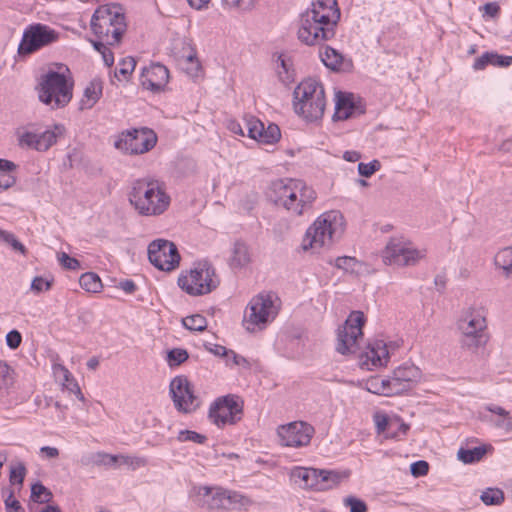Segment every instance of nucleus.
<instances>
[{"mask_svg": "<svg viewBox=\"0 0 512 512\" xmlns=\"http://www.w3.org/2000/svg\"><path fill=\"white\" fill-rule=\"evenodd\" d=\"M340 10L336 0H313L301 14L298 39L307 46H323L336 35Z\"/></svg>", "mask_w": 512, "mask_h": 512, "instance_id": "1", "label": "nucleus"}, {"mask_svg": "<svg viewBox=\"0 0 512 512\" xmlns=\"http://www.w3.org/2000/svg\"><path fill=\"white\" fill-rule=\"evenodd\" d=\"M268 197L275 205L283 207L291 215L301 216L312 210L317 194L304 181L285 178L272 182Z\"/></svg>", "mask_w": 512, "mask_h": 512, "instance_id": "2", "label": "nucleus"}, {"mask_svg": "<svg viewBox=\"0 0 512 512\" xmlns=\"http://www.w3.org/2000/svg\"><path fill=\"white\" fill-rule=\"evenodd\" d=\"M128 196L131 205L142 216L163 214L171 201L158 181L147 179L135 180Z\"/></svg>", "mask_w": 512, "mask_h": 512, "instance_id": "3", "label": "nucleus"}, {"mask_svg": "<svg viewBox=\"0 0 512 512\" xmlns=\"http://www.w3.org/2000/svg\"><path fill=\"white\" fill-rule=\"evenodd\" d=\"M293 106L296 114L307 122L320 120L325 111L326 97L322 83L315 78L301 81L293 92Z\"/></svg>", "mask_w": 512, "mask_h": 512, "instance_id": "4", "label": "nucleus"}, {"mask_svg": "<svg viewBox=\"0 0 512 512\" xmlns=\"http://www.w3.org/2000/svg\"><path fill=\"white\" fill-rule=\"evenodd\" d=\"M127 24L122 6L106 4L99 6L92 15L91 29L99 40L108 45H115L121 41Z\"/></svg>", "mask_w": 512, "mask_h": 512, "instance_id": "5", "label": "nucleus"}, {"mask_svg": "<svg viewBox=\"0 0 512 512\" xmlns=\"http://www.w3.org/2000/svg\"><path fill=\"white\" fill-rule=\"evenodd\" d=\"M344 230L345 221L340 211L324 212L307 229L303 249L330 246L342 236Z\"/></svg>", "mask_w": 512, "mask_h": 512, "instance_id": "6", "label": "nucleus"}, {"mask_svg": "<svg viewBox=\"0 0 512 512\" xmlns=\"http://www.w3.org/2000/svg\"><path fill=\"white\" fill-rule=\"evenodd\" d=\"M73 86L64 74L49 70L40 76L35 90L41 103L51 109H60L72 100Z\"/></svg>", "mask_w": 512, "mask_h": 512, "instance_id": "7", "label": "nucleus"}, {"mask_svg": "<svg viewBox=\"0 0 512 512\" xmlns=\"http://www.w3.org/2000/svg\"><path fill=\"white\" fill-rule=\"evenodd\" d=\"M457 329L460 332L459 343L464 350L475 353L489 340L486 318L472 307L462 312Z\"/></svg>", "mask_w": 512, "mask_h": 512, "instance_id": "8", "label": "nucleus"}, {"mask_svg": "<svg viewBox=\"0 0 512 512\" xmlns=\"http://www.w3.org/2000/svg\"><path fill=\"white\" fill-rule=\"evenodd\" d=\"M178 285L190 296H202L214 291L220 285V279L211 263L200 261L181 273Z\"/></svg>", "mask_w": 512, "mask_h": 512, "instance_id": "9", "label": "nucleus"}, {"mask_svg": "<svg viewBox=\"0 0 512 512\" xmlns=\"http://www.w3.org/2000/svg\"><path fill=\"white\" fill-rule=\"evenodd\" d=\"M244 402L235 394L220 396L209 407L208 417L218 428L235 425L243 416Z\"/></svg>", "mask_w": 512, "mask_h": 512, "instance_id": "10", "label": "nucleus"}, {"mask_svg": "<svg viewBox=\"0 0 512 512\" xmlns=\"http://www.w3.org/2000/svg\"><path fill=\"white\" fill-rule=\"evenodd\" d=\"M156 143V133L150 128L141 127L123 131L114 146L125 154L139 155L152 150Z\"/></svg>", "mask_w": 512, "mask_h": 512, "instance_id": "11", "label": "nucleus"}, {"mask_svg": "<svg viewBox=\"0 0 512 512\" xmlns=\"http://www.w3.org/2000/svg\"><path fill=\"white\" fill-rule=\"evenodd\" d=\"M273 297L271 293H260L250 300L244 316L247 330L263 328L276 317L278 309L274 305Z\"/></svg>", "mask_w": 512, "mask_h": 512, "instance_id": "12", "label": "nucleus"}, {"mask_svg": "<svg viewBox=\"0 0 512 512\" xmlns=\"http://www.w3.org/2000/svg\"><path fill=\"white\" fill-rule=\"evenodd\" d=\"M364 313L353 311L345 323L337 330L336 351L342 355L353 354L358 350V341L363 336Z\"/></svg>", "mask_w": 512, "mask_h": 512, "instance_id": "13", "label": "nucleus"}, {"mask_svg": "<svg viewBox=\"0 0 512 512\" xmlns=\"http://www.w3.org/2000/svg\"><path fill=\"white\" fill-rule=\"evenodd\" d=\"M59 39V32L48 25L34 23L28 25L22 35L18 46V53L21 56L30 55Z\"/></svg>", "mask_w": 512, "mask_h": 512, "instance_id": "14", "label": "nucleus"}, {"mask_svg": "<svg viewBox=\"0 0 512 512\" xmlns=\"http://www.w3.org/2000/svg\"><path fill=\"white\" fill-rule=\"evenodd\" d=\"M382 257L384 263L388 265L410 266L423 258L424 253L412 247L411 243L403 237H392Z\"/></svg>", "mask_w": 512, "mask_h": 512, "instance_id": "15", "label": "nucleus"}, {"mask_svg": "<svg viewBox=\"0 0 512 512\" xmlns=\"http://www.w3.org/2000/svg\"><path fill=\"white\" fill-rule=\"evenodd\" d=\"M169 393L178 412L189 414L199 407L193 385L184 375H178L171 380Z\"/></svg>", "mask_w": 512, "mask_h": 512, "instance_id": "16", "label": "nucleus"}, {"mask_svg": "<svg viewBox=\"0 0 512 512\" xmlns=\"http://www.w3.org/2000/svg\"><path fill=\"white\" fill-rule=\"evenodd\" d=\"M150 263L161 271L173 270L180 261L176 245L165 239L152 241L148 246Z\"/></svg>", "mask_w": 512, "mask_h": 512, "instance_id": "17", "label": "nucleus"}, {"mask_svg": "<svg viewBox=\"0 0 512 512\" xmlns=\"http://www.w3.org/2000/svg\"><path fill=\"white\" fill-rule=\"evenodd\" d=\"M314 432V427L303 421L282 425L277 430L281 445L294 448L309 445Z\"/></svg>", "mask_w": 512, "mask_h": 512, "instance_id": "18", "label": "nucleus"}, {"mask_svg": "<svg viewBox=\"0 0 512 512\" xmlns=\"http://www.w3.org/2000/svg\"><path fill=\"white\" fill-rule=\"evenodd\" d=\"M63 131L62 125H54L52 130L48 129L41 133L26 131L19 137V145L44 152L56 144L58 137L62 135Z\"/></svg>", "mask_w": 512, "mask_h": 512, "instance_id": "19", "label": "nucleus"}, {"mask_svg": "<svg viewBox=\"0 0 512 512\" xmlns=\"http://www.w3.org/2000/svg\"><path fill=\"white\" fill-rule=\"evenodd\" d=\"M194 502L208 511H225V488L220 486H198L194 488Z\"/></svg>", "mask_w": 512, "mask_h": 512, "instance_id": "20", "label": "nucleus"}, {"mask_svg": "<svg viewBox=\"0 0 512 512\" xmlns=\"http://www.w3.org/2000/svg\"><path fill=\"white\" fill-rule=\"evenodd\" d=\"M247 136L262 144H275L281 138V131L278 125L274 123L265 126L262 121L255 117H249L244 120Z\"/></svg>", "mask_w": 512, "mask_h": 512, "instance_id": "21", "label": "nucleus"}, {"mask_svg": "<svg viewBox=\"0 0 512 512\" xmlns=\"http://www.w3.org/2000/svg\"><path fill=\"white\" fill-rule=\"evenodd\" d=\"M169 80V70L160 63H152L149 67H143L140 75V83L143 88L152 92L164 89Z\"/></svg>", "mask_w": 512, "mask_h": 512, "instance_id": "22", "label": "nucleus"}, {"mask_svg": "<svg viewBox=\"0 0 512 512\" xmlns=\"http://www.w3.org/2000/svg\"><path fill=\"white\" fill-rule=\"evenodd\" d=\"M335 111L332 119L334 121L346 120L355 114L361 115L365 112L364 108L354 101L351 93L338 92L336 94Z\"/></svg>", "mask_w": 512, "mask_h": 512, "instance_id": "23", "label": "nucleus"}, {"mask_svg": "<svg viewBox=\"0 0 512 512\" xmlns=\"http://www.w3.org/2000/svg\"><path fill=\"white\" fill-rule=\"evenodd\" d=\"M361 359L362 365H366L368 369L385 366L389 361L386 343L383 340H375L370 343Z\"/></svg>", "mask_w": 512, "mask_h": 512, "instance_id": "24", "label": "nucleus"}, {"mask_svg": "<svg viewBox=\"0 0 512 512\" xmlns=\"http://www.w3.org/2000/svg\"><path fill=\"white\" fill-rule=\"evenodd\" d=\"M376 431L378 434H385L386 437H394V428H399L403 433H407L409 425L403 422L399 416H388L385 413L377 412L373 416Z\"/></svg>", "mask_w": 512, "mask_h": 512, "instance_id": "25", "label": "nucleus"}, {"mask_svg": "<svg viewBox=\"0 0 512 512\" xmlns=\"http://www.w3.org/2000/svg\"><path fill=\"white\" fill-rule=\"evenodd\" d=\"M350 476L349 470L338 471L328 469H318L317 472V490L327 491L337 487L343 480L348 479Z\"/></svg>", "mask_w": 512, "mask_h": 512, "instance_id": "26", "label": "nucleus"}, {"mask_svg": "<svg viewBox=\"0 0 512 512\" xmlns=\"http://www.w3.org/2000/svg\"><path fill=\"white\" fill-rule=\"evenodd\" d=\"M317 468L312 467H294L291 470V479L302 489L317 490L318 478Z\"/></svg>", "mask_w": 512, "mask_h": 512, "instance_id": "27", "label": "nucleus"}, {"mask_svg": "<svg viewBox=\"0 0 512 512\" xmlns=\"http://www.w3.org/2000/svg\"><path fill=\"white\" fill-rule=\"evenodd\" d=\"M102 91V81L98 78L91 80L84 89L83 97L79 102V110L91 109L101 98Z\"/></svg>", "mask_w": 512, "mask_h": 512, "instance_id": "28", "label": "nucleus"}, {"mask_svg": "<svg viewBox=\"0 0 512 512\" xmlns=\"http://www.w3.org/2000/svg\"><path fill=\"white\" fill-rule=\"evenodd\" d=\"M512 64V56L499 55L496 52H485L476 58L473 63L474 70H483L488 65L497 67H508Z\"/></svg>", "mask_w": 512, "mask_h": 512, "instance_id": "29", "label": "nucleus"}, {"mask_svg": "<svg viewBox=\"0 0 512 512\" xmlns=\"http://www.w3.org/2000/svg\"><path fill=\"white\" fill-rule=\"evenodd\" d=\"M250 261L251 256L248 246L242 241H236L229 259L230 267L233 269H241L247 266Z\"/></svg>", "mask_w": 512, "mask_h": 512, "instance_id": "30", "label": "nucleus"}, {"mask_svg": "<svg viewBox=\"0 0 512 512\" xmlns=\"http://www.w3.org/2000/svg\"><path fill=\"white\" fill-rule=\"evenodd\" d=\"M119 462V456L109 454L103 451L91 453L81 458V463L84 466L95 465V466H116Z\"/></svg>", "mask_w": 512, "mask_h": 512, "instance_id": "31", "label": "nucleus"}, {"mask_svg": "<svg viewBox=\"0 0 512 512\" xmlns=\"http://www.w3.org/2000/svg\"><path fill=\"white\" fill-rule=\"evenodd\" d=\"M251 503L252 501L240 492L225 489V511L246 509Z\"/></svg>", "mask_w": 512, "mask_h": 512, "instance_id": "32", "label": "nucleus"}, {"mask_svg": "<svg viewBox=\"0 0 512 512\" xmlns=\"http://www.w3.org/2000/svg\"><path fill=\"white\" fill-rule=\"evenodd\" d=\"M319 56L323 64L331 70H339L343 61V56L336 49L326 45L320 50Z\"/></svg>", "mask_w": 512, "mask_h": 512, "instance_id": "33", "label": "nucleus"}, {"mask_svg": "<svg viewBox=\"0 0 512 512\" xmlns=\"http://www.w3.org/2000/svg\"><path fill=\"white\" fill-rule=\"evenodd\" d=\"M292 66L290 58L285 54L281 53L277 56L276 71L281 82L287 84L294 80Z\"/></svg>", "mask_w": 512, "mask_h": 512, "instance_id": "34", "label": "nucleus"}, {"mask_svg": "<svg viewBox=\"0 0 512 512\" xmlns=\"http://www.w3.org/2000/svg\"><path fill=\"white\" fill-rule=\"evenodd\" d=\"M367 391L376 395L391 396L388 378L381 376L370 377L365 383Z\"/></svg>", "mask_w": 512, "mask_h": 512, "instance_id": "35", "label": "nucleus"}, {"mask_svg": "<svg viewBox=\"0 0 512 512\" xmlns=\"http://www.w3.org/2000/svg\"><path fill=\"white\" fill-rule=\"evenodd\" d=\"M485 454L486 448L484 446H478L472 449L461 447L457 452V457L464 464H472L480 461Z\"/></svg>", "mask_w": 512, "mask_h": 512, "instance_id": "36", "label": "nucleus"}, {"mask_svg": "<svg viewBox=\"0 0 512 512\" xmlns=\"http://www.w3.org/2000/svg\"><path fill=\"white\" fill-rule=\"evenodd\" d=\"M396 376V380H400L403 383H408L411 388V383L416 381L420 376L419 369L414 365L404 364L399 366L393 371Z\"/></svg>", "mask_w": 512, "mask_h": 512, "instance_id": "37", "label": "nucleus"}, {"mask_svg": "<svg viewBox=\"0 0 512 512\" xmlns=\"http://www.w3.org/2000/svg\"><path fill=\"white\" fill-rule=\"evenodd\" d=\"M496 267L502 269L506 276L512 274V246L498 251L494 257Z\"/></svg>", "mask_w": 512, "mask_h": 512, "instance_id": "38", "label": "nucleus"}, {"mask_svg": "<svg viewBox=\"0 0 512 512\" xmlns=\"http://www.w3.org/2000/svg\"><path fill=\"white\" fill-rule=\"evenodd\" d=\"M80 286L87 292L97 293L102 288L100 277L93 272H86L79 278Z\"/></svg>", "mask_w": 512, "mask_h": 512, "instance_id": "39", "label": "nucleus"}, {"mask_svg": "<svg viewBox=\"0 0 512 512\" xmlns=\"http://www.w3.org/2000/svg\"><path fill=\"white\" fill-rule=\"evenodd\" d=\"M136 67V61L133 57L128 56L120 60L115 70V77L121 80H128Z\"/></svg>", "mask_w": 512, "mask_h": 512, "instance_id": "40", "label": "nucleus"}, {"mask_svg": "<svg viewBox=\"0 0 512 512\" xmlns=\"http://www.w3.org/2000/svg\"><path fill=\"white\" fill-rule=\"evenodd\" d=\"M182 324L190 331L202 332L207 328V320L200 314H194L183 318Z\"/></svg>", "mask_w": 512, "mask_h": 512, "instance_id": "41", "label": "nucleus"}, {"mask_svg": "<svg viewBox=\"0 0 512 512\" xmlns=\"http://www.w3.org/2000/svg\"><path fill=\"white\" fill-rule=\"evenodd\" d=\"M52 498L51 491L41 482H36L31 487V499L41 504L48 503Z\"/></svg>", "mask_w": 512, "mask_h": 512, "instance_id": "42", "label": "nucleus"}, {"mask_svg": "<svg viewBox=\"0 0 512 512\" xmlns=\"http://www.w3.org/2000/svg\"><path fill=\"white\" fill-rule=\"evenodd\" d=\"M189 354L186 349L173 348L167 352V363L169 367H176L187 361Z\"/></svg>", "mask_w": 512, "mask_h": 512, "instance_id": "43", "label": "nucleus"}, {"mask_svg": "<svg viewBox=\"0 0 512 512\" xmlns=\"http://www.w3.org/2000/svg\"><path fill=\"white\" fill-rule=\"evenodd\" d=\"M27 473L26 466L19 461L10 468L9 481L12 485H22Z\"/></svg>", "mask_w": 512, "mask_h": 512, "instance_id": "44", "label": "nucleus"}, {"mask_svg": "<svg viewBox=\"0 0 512 512\" xmlns=\"http://www.w3.org/2000/svg\"><path fill=\"white\" fill-rule=\"evenodd\" d=\"M480 498L486 505H498L504 501V493L498 488H488Z\"/></svg>", "mask_w": 512, "mask_h": 512, "instance_id": "45", "label": "nucleus"}, {"mask_svg": "<svg viewBox=\"0 0 512 512\" xmlns=\"http://www.w3.org/2000/svg\"><path fill=\"white\" fill-rule=\"evenodd\" d=\"M176 439L179 442H194L197 444H204L207 441V436L193 430L185 429L179 431Z\"/></svg>", "mask_w": 512, "mask_h": 512, "instance_id": "46", "label": "nucleus"}, {"mask_svg": "<svg viewBox=\"0 0 512 512\" xmlns=\"http://www.w3.org/2000/svg\"><path fill=\"white\" fill-rule=\"evenodd\" d=\"M184 64L186 65L184 69L189 76L195 77L198 75L201 65L194 50L185 57Z\"/></svg>", "mask_w": 512, "mask_h": 512, "instance_id": "47", "label": "nucleus"}, {"mask_svg": "<svg viewBox=\"0 0 512 512\" xmlns=\"http://www.w3.org/2000/svg\"><path fill=\"white\" fill-rule=\"evenodd\" d=\"M204 346L209 352L213 353L216 356H228L229 354H231L233 357V362L237 365L240 363V357L237 354H235L232 350H228L226 347L222 345L208 343L205 344Z\"/></svg>", "mask_w": 512, "mask_h": 512, "instance_id": "48", "label": "nucleus"}, {"mask_svg": "<svg viewBox=\"0 0 512 512\" xmlns=\"http://www.w3.org/2000/svg\"><path fill=\"white\" fill-rule=\"evenodd\" d=\"M0 239L8 243L14 250L25 253V246L14 236V234L0 229Z\"/></svg>", "mask_w": 512, "mask_h": 512, "instance_id": "49", "label": "nucleus"}, {"mask_svg": "<svg viewBox=\"0 0 512 512\" xmlns=\"http://www.w3.org/2000/svg\"><path fill=\"white\" fill-rule=\"evenodd\" d=\"M381 165L378 160H372L369 163L360 162L358 164V173L364 177H370L380 169Z\"/></svg>", "mask_w": 512, "mask_h": 512, "instance_id": "50", "label": "nucleus"}, {"mask_svg": "<svg viewBox=\"0 0 512 512\" xmlns=\"http://www.w3.org/2000/svg\"><path fill=\"white\" fill-rule=\"evenodd\" d=\"M389 389L391 390V396L402 394L410 389L408 383H403L400 380H396V376L393 374L388 378Z\"/></svg>", "mask_w": 512, "mask_h": 512, "instance_id": "51", "label": "nucleus"}, {"mask_svg": "<svg viewBox=\"0 0 512 512\" xmlns=\"http://www.w3.org/2000/svg\"><path fill=\"white\" fill-rule=\"evenodd\" d=\"M223 3L230 7L241 11H249L254 8L256 0H222Z\"/></svg>", "mask_w": 512, "mask_h": 512, "instance_id": "52", "label": "nucleus"}, {"mask_svg": "<svg viewBox=\"0 0 512 512\" xmlns=\"http://www.w3.org/2000/svg\"><path fill=\"white\" fill-rule=\"evenodd\" d=\"M4 503L7 512H25L20 502L14 497L13 490H9Z\"/></svg>", "mask_w": 512, "mask_h": 512, "instance_id": "53", "label": "nucleus"}, {"mask_svg": "<svg viewBox=\"0 0 512 512\" xmlns=\"http://www.w3.org/2000/svg\"><path fill=\"white\" fill-rule=\"evenodd\" d=\"M344 504L350 507V512H366L367 504L356 497L349 496L344 499Z\"/></svg>", "mask_w": 512, "mask_h": 512, "instance_id": "54", "label": "nucleus"}, {"mask_svg": "<svg viewBox=\"0 0 512 512\" xmlns=\"http://www.w3.org/2000/svg\"><path fill=\"white\" fill-rule=\"evenodd\" d=\"M356 263V258L349 256H341L335 259V266L345 271H353Z\"/></svg>", "mask_w": 512, "mask_h": 512, "instance_id": "55", "label": "nucleus"}, {"mask_svg": "<svg viewBox=\"0 0 512 512\" xmlns=\"http://www.w3.org/2000/svg\"><path fill=\"white\" fill-rule=\"evenodd\" d=\"M411 474L414 477L425 476L429 471V464L424 460H419L411 464Z\"/></svg>", "mask_w": 512, "mask_h": 512, "instance_id": "56", "label": "nucleus"}, {"mask_svg": "<svg viewBox=\"0 0 512 512\" xmlns=\"http://www.w3.org/2000/svg\"><path fill=\"white\" fill-rule=\"evenodd\" d=\"M51 288V282L41 276H36L31 282V290L36 293L48 291Z\"/></svg>", "mask_w": 512, "mask_h": 512, "instance_id": "57", "label": "nucleus"}, {"mask_svg": "<svg viewBox=\"0 0 512 512\" xmlns=\"http://www.w3.org/2000/svg\"><path fill=\"white\" fill-rule=\"evenodd\" d=\"M58 259L61 265L69 270H77L80 268V262L76 258L70 257L65 252H62Z\"/></svg>", "mask_w": 512, "mask_h": 512, "instance_id": "58", "label": "nucleus"}, {"mask_svg": "<svg viewBox=\"0 0 512 512\" xmlns=\"http://www.w3.org/2000/svg\"><path fill=\"white\" fill-rule=\"evenodd\" d=\"M22 342V335L18 330H11L6 335V344L10 349H17Z\"/></svg>", "mask_w": 512, "mask_h": 512, "instance_id": "59", "label": "nucleus"}, {"mask_svg": "<svg viewBox=\"0 0 512 512\" xmlns=\"http://www.w3.org/2000/svg\"><path fill=\"white\" fill-rule=\"evenodd\" d=\"M486 421L493 424L496 428H500L505 430L506 432H509L512 430V418H501L498 417L497 419H494L492 417H486Z\"/></svg>", "mask_w": 512, "mask_h": 512, "instance_id": "60", "label": "nucleus"}, {"mask_svg": "<svg viewBox=\"0 0 512 512\" xmlns=\"http://www.w3.org/2000/svg\"><path fill=\"white\" fill-rule=\"evenodd\" d=\"M119 461H121L122 464L131 465L134 467H142L145 466L147 461L145 458L142 457H130V456H124V455H118Z\"/></svg>", "mask_w": 512, "mask_h": 512, "instance_id": "61", "label": "nucleus"}, {"mask_svg": "<svg viewBox=\"0 0 512 512\" xmlns=\"http://www.w3.org/2000/svg\"><path fill=\"white\" fill-rule=\"evenodd\" d=\"M483 16H488L490 18H495L500 13V6L497 2H488L483 6Z\"/></svg>", "mask_w": 512, "mask_h": 512, "instance_id": "62", "label": "nucleus"}, {"mask_svg": "<svg viewBox=\"0 0 512 512\" xmlns=\"http://www.w3.org/2000/svg\"><path fill=\"white\" fill-rule=\"evenodd\" d=\"M9 371V366L5 362L0 361V388L8 385V381L11 379Z\"/></svg>", "mask_w": 512, "mask_h": 512, "instance_id": "63", "label": "nucleus"}, {"mask_svg": "<svg viewBox=\"0 0 512 512\" xmlns=\"http://www.w3.org/2000/svg\"><path fill=\"white\" fill-rule=\"evenodd\" d=\"M16 183V177L11 174H0V188L9 189Z\"/></svg>", "mask_w": 512, "mask_h": 512, "instance_id": "64", "label": "nucleus"}]
</instances>
